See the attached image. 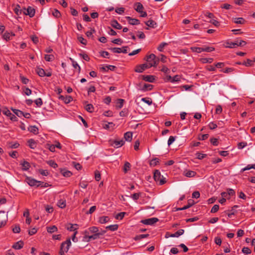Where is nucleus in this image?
Here are the masks:
<instances>
[{"label":"nucleus","instance_id":"nucleus-1","mask_svg":"<svg viewBox=\"0 0 255 255\" xmlns=\"http://www.w3.org/2000/svg\"><path fill=\"white\" fill-rule=\"evenodd\" d=\"M144 59L147 61L146 64L149 67H156L158 63L159 59L156 58L154 54L146 56Z\"/></svg>","mask_w":255,"mask_h":255},{"label":"nucleus","instance_id":"nucleus-2","mask_svg":"<svg viewBox=\"0 0 255 255\" xmlns=\"http://www.w3.org/2000/svg\"><path fill=\"white\" fill-rule=\"evenodd\" d=\"M71 245V242L70 238L67 239L66 241L62 243L59 253V255H65V253L68 252Z\"/></svg>","mask_w":255,"mask_h":255},{"label":"nucleus","instance_id":"nucleus-3","mask_svg":"<svg viewBox=\"0 0 255 255\" xmlns=\"http://www.w3.org/2000/svg\"><path fill=\"white\" fill-rule=\"evenodd\" d=\"M154 179L156 182H159V184L161 185L166 182V179L163 175H161L160 172L158 170H156L154 172Z\"/></svg>","mask_w":255,"mask_h":255},{"label":"nucleus","instance_id":"nucleus-4","mask_svg":"<svg viewBox=\"0 0 255 255\" xmlns=\"http://www.w3.org/2000/svg\"><path fill=\"white\" fill-rule=\"evenodd\" d=\"M247 44L245 41L242 40L237 39L234 42H230L227 43V47L233 48L237 46H244Z\"/></svg>","mask_w":255,"mask_h":255},{"label":"nucleus","instance_id":"nucleus-5","mask_svg":"<svg viewBox=\"0 0 255 255\" xmlns=\"http://www.w3.org/2000/svg\"><path fill=\"white\" fill-rule=\"evenodd\" d=\"M26 181L27 184L30 186H36L37 187H39L41 185V181H37L31 177H27L26 178Z\"/></svg>","mask_w":255,"mask_h":255},{"label":"nucleus","instance_id":"nucleus-6","mask_svg":"<svg viewBox=\"0 0 255 255\" xmlns=\"http://www.w3.org/2000/svg\"><path fill=\"white\" fill-rule=\"evenodd\" d=\"M158 219L155 217L142 220L140 222L144 225H152L158 221Z\"/></svg>","mask_w":255,"mask_h":255},{"label":"nucleus","instance_id":"nucleus-7","mask_svg":"<svg viewBox=\"0 0 255 255\" xmlns=\"http://www.w3.org/2000/svg\"><path fill=\"white\" fill-rule=\"evenodd\" d=\"M23 13L29 15L30 17H32L35 13V9L31 6H28L27 8H24Z\"/></svg>","mask_w":255,"mask_h":255},{"label":"nucleus","instance_id":"nucleus-8","mask_svg":"<svg viewBox=\"0 0 255 255\" xmlns=\"http://www.w3.org/2000/svg\"><path fill=\"white\" fill-rule=\"evenodd\" d=\"M146 63H144L143 64L138 65L136 66L134 71L137 73H142L145 69L149 68Z\"/></svg>","mask_w":255,"mask_h":255},{"label":"nucleus","instance_id":"nucleus-9","mask_svg":"<svg viewBox=\"0 0 255 255\" xmlns=\"http://www.w3.org/2000/svg\"><path fill=\"white\" fill-rule=\"evenodd\" d=\"M126 18L128 20V23L131 25H138L140 23L139 20L137 19L133 18L130 16H127Z\"/></svg>","mask_w":255,"mask_h":255},{"label":"nucleus","instance_id":"nucleus-10","mask_svg":"<svg viewBox=\"0 0 255 255\" xmlns=\"http://www.w3.org/2000/svg\"><path fill=\"white\" fill-rule=\"evenodd\" d=\"M142 80L146 82L153 83L155 80V76L153 75H142Z\"/></svg>","mask_w":255,"mask_h":255},{"label":"nucleus","instance_id":"nucleus-11","mask_svg":"<svg viewBox=\"0 0 255 255\" xmlns=\"http://www.w3.org/2000/svg\"><path fill=\"white\" fill-rule=\"evenodd\" d=\"M125 143V141L124 140L121 139L120 140H114L113 143H112V145L115 147V148H119L122 145H123Z\"/></svg>","mask_w":255,"mask_h":255},{"label":"nucleus","instance_id":"nucleus-12","mask_svg":"<svg viewBox=\"0 0 255 255\" xmlns=\"http://www.w3.org/2000/svg\"><path fill=\"white\" fill-rule=\"evenodd\" d=\"M195 204V202L192 199H189L188 200V204H187L186 206H184L182 208H180L177 209V210H184L185 209H187L190 207H191L192 205H193Z\"/></svg>","mask_w":255,"mask_h":255},{"label":"nucleus","instance_id":"nucleus-13","mask_svg":"<svg viewBox=\"0 0 255 255\" xmlns=\"http://www.w3.org/2000/svg\"><path fill=\"white\" fill-rule=\"evenodd\" d=\"M134 9L137 12H141L142 10H143L144 7L142 4L140 2H135L134 4Z\"/></svg>","mask_w":255,"mask_h":255},{"label":"nucleus","instance_id":"nucleus-14","mask_svg":"<svg viewBox=\"0 0 255 255\" xmlns=\"http://www.w3.org/2000/svg\"><path fill=\"white\" fill-rule=\"evenodd\" d=\"M111 26L117 29H121L122 26L116 20H113L111 21Z\"/></svg>","mask_w":255,"mask_h":255},{"label":"nucleus","instance_id":"nucleus-15","mask_svg":"<svg viewBox=\"0 0 255 255\" xmlns=\"http://www.w3.org/2000/svg\"><path fill=\"white\" fill-rule=\"evenodd\" d=\"M106 233V231L104 230H101V233L99 234H94L92 235L89 236V239L90 240H96L99 238L100 236L103 235Z\"/></svg>","mask_w":255,"mask_h":255},{"label":"nucleus","instance_id":"nucleus-16","mask_svg":"<svg viewBox=\"0 0 255 255\" xmlns=\"http://www.w3.org/2000/svg\"><path fill=\"white\" fill-rule=\"evenodd\" d=\"M23 245V242L22 241H20L14 243L12 246V248L15 250H19L22 248Z\"/></svg>","mask_w":255,"mask_h":255},{"label":"nucleus","instance_id":"nucleus-17","mask_svg":"<svg viewBox=\"0 0 255 255\" xmlns=\"http://www.w3.org/2000/svg\"><path fill=\"white\" fill-rule=\"evenodd\" d=\"M232 21L236 24H244L246 20L243 17H235L232 18Z\"/></svg>","mask_w":255,"mask_h":255},{"label":"nucleus","instance_id":"nucleus-18","mask_svg":"<svg viewBox=\"0 0 255 255\" xmlns=\"http://www.w3.org/2000/svg\"><path fill=\"white\" fill-rule=\"evenodd\" d=\"M145 23L147 26L151 28H155L157 26L156 22L152 19H149Z\"/></svg>","mask_w":255,"mask_h":255},{"label":"nucleus","instance_id":"nucleus-19","mask_svg":"<svg viewBox=\"0 0 255 255\" xmlns=\"http://www.w3.org/2000/svg\"><path fill=\"white\" fill-rule=\"evenodd\" d=\"M78 226L77 224H69L66 226V229L70 231H77Z\"/></svg>","mask_w":255,"mask_h":255},{"label":"nucleus","instance_id":"nucleus-20","mask_svg":"<svg viewBox=\"0 0 255 255\" xmlns=\"http://www.w3.org/2000/svg\"><path fill=\"white\" fill-rule=\"evenodd\" d=\"M184 233V230L183 229H180L174 234H171L169 236L170 237H178L182 235Z\"/></svg>","mask_w":255,"mask_h":255},{"label":"nucleus","instance_id":"nucleus-21","mask_svg":"<svg viewBox=\"0 0 255 255\" xmlns=\"http://www.w3.org/2000/svg\"><path fill=\"white\" fill-rule=\"evenodd\" d=\"M20 165H21L22 170L23 171H27L30 167L29 163L26 161L21 163Z\"/></svg>","mask_w":255,"mask_h":255},{"label":"nucleus","instance_id":"nucleus-22","mask_svg":"<svg viewBox=\"0 0 255 255\" xmlns=\"http://www.w3.org/2000/svg\"><path fill=\"white\" fill-rule=\"evenodd\" d=\"M110 221V218L108 216H102L99 218V222L100 224H105Z\"/></svg>","mask_w":255,"mask_h":255},{"label":"nucleus","instance_id":"nucleus-23","mask_svg":"<svg viewBox=\"0 0 255 255\" xmlns=\"http://www.w3.org/2000/svg\"><path fill=\"white\" fill-rule=\"evenodd\" d=\"M89 231L91 234H99L101 233V231H100L99 228L96 226H92L89 228Z\"/></svg>","mask_w":255,"mask_h":255},{"label":"nucleus","instance_id":"nucleus-24","mask_svg":"<svg viewBox=\"0 0 255 255\" xmlns=\"http://www.w3.org/2000/svg\"><path fill=\"white\" fill-rule=\"evenodd\" d=\"M60 172L64 177H69L72 175L71 172L69 170H66L64 169H61Z\"/></svg>","mask_w":255,"mask_h":255},{"label":"nucleus","instance_id":"nucleus-25","mask_svg":"<svg viewBox=\"0 0 255 255\" xmlns=\"http://www.w3.org/2000/svg\"><path fill=\"white\" fill-rule=\"evenodd\" d=\"M132 133L131 132H127L124 134V138L126 140L130 141L132 140Z\"/></svg>","mask_w":255,"mask_h":255},{"label":"nucleus","instance_id":"nucleus-26","mask_svg":"<svg viewBox=\"0 0 255 255\" xmlns=\"http://www.w3.org/2000/svg\"><path fill=\"white\" fill-rule=\"evenodd\" d=\"M28 130L34 134H37L38 133V128L35 126H30L28 128Z\"/></svg>","mask_w":255,"mask_h":255},{"label":"nucleus","instance_id":"nucleus-27","mask_svg":"<svg viewBox=\"0 0 255 255\" xmlns=\"http://www.w3.org/2000/svg\"><path fill=\"white\" fill-rule=\"evenodd\" d=\"M57 230H58V229H57V227L55 225L47 227V231L49 233H53L56 232L57 231Z\"/></svg>","mask_w":255,"mask_h":255},{"label":"nucleus","instance_id":"nucleus-28","mask_svg":"<svg viewBox=\"0 0 255 255\" xmlns=\"http://www.w3.org/2000/svg\"><path fill=\"white\" fill-rule=\"evenodd\" d=\"M28 143L29 146L32 149H34L36 146V142L33 139H29Z\"/></svg>","mask_w":255,"mask_h":255},{"label":"nucleus","instance_id":"nucleus-29","mask_svg":"<svg viewBox=\"0 0 255 255\" xmlns=\"http://www.w3.org/2000/svg\"><path fill=\"white\" fill-rule=\"evenodd\" d=\"M36 73L40 77H44L45 75V71L42 68H37Z\"/></svg>","mask_w":255,"mask_h":255},{"label":"nucleus","instance_id":"nucleus-30","mask_svg":"<svg viewBox=\"0 0 255 255\" xmlns=\"http://www.w3.org/2000/svg\"><path fill=\"white\" fill-rule=\"evenodd\" d=\"M124 100L119 99L117 100V104L116 107L117 109H121L123 107Z\"/></svg>","mask_w":255,"mask_h":255},{"label":"nucleus","instance_id":"nucleus-31","mask_svg":"<svg viewBox=\"0 0 255 255\" xmlns=\"http://www.w3.org/2000/svg\"><path fill=\"white\" fill-rule=\"evenodd\" d=\"M11 110L13 111V112L18 117H22V115H23V112L19 110L12 108L11 109Z\"/></svg>","mask_w":255,"mask_h":255},{"label":"nucleus","instance_id":"nucleus-32","mask_svg":"<svg viewBox=\"0 0 255 255\" xmlns=\"http://www.w3.org/2000/svg\"><path fill=\"white\" fill-rule=\"evenodd\" d=\"M159 162V159L158 158H154L152 159L150 162V165L155 166L157 165Z\"/></svg>","mask_w":255,"mask_h":255},{"label":"nucleus","instance_id":"nucleus-33","mask_svg":"<svg viewBox=\"0 0 255 255\" xmlns=\"http://www.w3.org/2000/svg\"><path fill=\"white\" fill-rule=\"evenodd\" d=\"M44 59L46 61H48V62L52 61L54 59V56L52 54H50V55L46 54L44 56Z\"/></svg>","mask_w":255,"mask_h":255},{"label":"nucleus","instance_id":"nucleus-34","mask_svg":"<svg viewBox=\"0 0 255 255\" xmlns=\"http://www.w3.org/2000/svg\"><path fill=\"white\" fill-rule=\"evenodd\" d=\"M85 108V110L89 113H92L94 112V107L92 104H87Z\"/></svg>","mask_w":255,"mask_h":255},{"label":"nucleus","instance_id":"nucleus-35","mask_svg":"<svg viewBox=\"0 0 255 255\" xmlns=\"http://www.w3.org/2000/svg\"><path fill=\"white\" fill-rule=\"evenodd\" d=\"M149 236L148 234H141L137 235L134 237V240L135 241H138L142 239L147 238Z\"/></svg>","mask_w":255,"mask_h":255},{"label":"nucleus","instance_id":"nucleus-36","mask_svg":"<svg viewBox=\"0 0 255 255\" xmlns=\"http://www.w3.org/2000/svg\"><path fill=\"white\" fill-rule=\"evenodd\" d=\"M70 60H71V61L72 63V65H73V67L75 69L78 68L79 72H80V70H81V67H80L79 64L76 61H75L73 59L70 58Z\"/></svg>","mask_w":255,"mask_h":255},{"label":"nucleus","instance_id":"nucleus-37","mask_svg":"<svg viewBox=\"0 0 255 255\" xmlns=\"http://www.w3.org/2000/svg\"><path fill=\"white\" fill-rule=\"evenodd\" d=\"M20 8V5L19 4H17L16 7L13 9L14 13L17 15H20L22 12V10Z\"/></svg>","mask_w":255,"mask_h":255},{"label":"nucleus","instance_id":"nucleus-38","mask_svg":"<svg viewBox=\"0 0 255 255\" xmlns=\"http://www.w3.org/2000/svg\"><path fill=\"white\" fill-rule=\"evenodd\" d=\"M57 206L60 208H64L66 206V201L63 200H60L57 202Z\"/></svg>","mask_w":255,"mask_h":255},{"label":"nucleus","instance_id":"nucleus-39","mask_svg":"<svg viewBox=\"0 0 255 255\" xmlns=\"http://www.w3.org/2000/svg\"><path fill=\"white\" fill-rule=\"evenodd\" d=\"M106 229H108L110 231H116L118 230V225L117 224L110 225V226L106 227Z\"/></svg>","mask_w":255,"mask_h":255},{"label":"nucleus","instance_id":"nucleus-40","mask_svg":"<svg viewBox=\"0 0 255 255\" xmlns=\"http://www.w3.org/2000/svg\"><path fill=\"white\" fill-rule=\"evenodd\" d=\"M130 168V164L128 162H126L124 166L123 170L125 173H127Z\"/></svg>","mask_w":255,"mask_h":255},{"label":"nucleus","instance_id":"nucleus-41","mask_svg":"<svg viewBox=\"0 0 255 255\" xmlns=\"http://www.w3.org/2000/svg\"><path fill=\"white\" fill-rule=\"evenodd\" d=\"M239 206L238 205H235L232 208V209L230 210V212L231 213H229L228 214V216L229 217V218H231L232 217V215H234L235 214V213H236V211H235V209L238 208Z\"/></svg>","mask_w":255,"mask_h":255},{"label":"nucleus","instance_id":"nucleus-42","mask_svg":"<svg viewBox=\"0 0 255 255\" xmlns=\"http://www.w3.org/2000/svg\"><path fill=\"white\" fill-rule=\"evenodd\" d=\"M153 88V85L148 84H144L142 89L143 91L151 90Z\"/></svg>","mask_w":255,"mask_h":255},{"label":"nucleus","instance_id":"nucleus-43","mask_svg":"<svg viewBox=\"0 0 255 255\" xmlns=\"http://www.w3.org/2000/svg\"><path fill=\"white\" fill-rule=\"evenodd\" d=\"M190 49L192 52H196L198 53H200L202 52L203 49L202 47H192L190 48Z\"/></svg>","mask_w":255,"mask_h":255},{"label":"nucleus","instance_id":"nucleus-44","mask_svg":"<svg viewBox=\"0 0 255 255\" xmlns=\"http://www.w3.org/2000/svg\"><path fill=\"white\" fill-rule=\"evenodd\" d=\"M203 49L202 51H205L207 52H210L215 50V48L213 47H209V46H204L202 47Z\"/></svg>","mask_w":255,"mask_h":255},{"label":"nucleus","instance_id":"nucleus-45","mask_svg":"<svg viewBox=\"0 0 255 255\" xmlns=\"http://www.w3.org/2000/svg\"><path fill=\"white\" fill-rule=\"evenodd\" d=\"M196 174V173L195 171L189 170L185 173V175L186 177H192L195 176Z\"/></svg>","mask_w":255,"mask_h":255},{"label":"nucleus","instance_id":"nucleus-46","mask_svg":"<svg viewBox=\"0 0 255 255\" xmlns=\"http://www.w3.org/2000/svg\"><path fill=\"white\" fill-rule=\"evenodd\" d=\"M200 61L203 63H211L213 61V58H201L200 59Z\"/></svg>","mask_w":255,"mask_h":255},{"label":"nucleus","instance_id":"nucleus-47","mask_svg":"<svg viewBox=\"0 0 255 255\" xmlns=\"http://www.w3.org/2000/svg\"><path fill=\"white\" fill-rule=\"evenodd\" d=\"M252 168L255 169V164H254V165L249 164V165H248L246 167H245V168L242 169L241 170V172H244L245 171H246V170H250V169H252Z\"/></svg>","mask_w":255,"mask_h":255},{"label":"nucleus","instance_id":"nucleus-48","mask_svg":"<svg viewBox=\"0 0 255 255\" xmlns=\"http://www.w3.org/2000/svg\"><path fill=\"white\" fill-rule=\"evenodd\" d=\"M125 214H126V212H120L116 215L115 218L117 220H122Z\"/></svg>","mask_w":255,"mask_h":255},{"label":"nucleus","instance_id":"nucleus-49","mask_svg":"<svg viewBox=\"0 0 255 255\" xmlns=\"http://www.w3.org/2000/svg\"><path fill=\"white\" fill-rule=\"evenodd\" d=\"M168 43L166 42L161 43L157 47V50L159 51L162 52L165 46H167Z\"/></svg>","mask_w":255,"mask_h":255},{"label":"nucleus","instance_id":"nucleus-50","mask_svg":"<svg viewBox=\"0 0 255 255\" xmlns=\"http://www.w3.org/2000/svg\"><path fill=\"white\" fill-rule=\"evenodd\" d=\"M47 163L51 167L56 168L58 167V164L53 160H50L47 162Z\"/></svg>","mask_w":255,"mask_h":255},{"label":"nucleus","instance_id":"nucleus-51","mask_svg":"<svg viewBox=\"0 0 255 255\" xmlns=\"http://www.w3.org/2000/svg\"><path fill=\"white\" fill-rule=\"evenodd\" d=\"M34 103L38 107H40L43 104L42 100L40 98L36 99Z\"/></svg>","mask_w":255,"mask_h":255},{"label":"nucleus","instance_id":"nucleus-52","mask_svg":"<svg viewBox=\"0 0 255 255\" xmlns=\"http://www.w3.org/2000/svg\"><path fill=\"white\" fill-rule=\"evenodd\" d=\"M235 70V69L233 68H226L225 69L221 70V72L225 73H229L232 72Z\"/></svg>","mask_w":255,"mask_h":255},{"label":"nucleus","instance_id":"nucleus-53","mask_svg":"<svg viewBox=\"0 0 255 255\" xmlns=\"http://www.w3.org/2000/svg\"><path fill=\"white\" fill-rule=\"evenodd\" d=\"M2 37L4 40L8 41L10 39V33L6 32L3 34Z\"/></svg>","mask_w":255,"mask_h":255},{"label":"nucleus","instance_id":"nucleus-54","mask_svg":"<svg viewBox=\"0 0 255 255\" xmlns=\"http://www.w3.org/2000/svg\"><path fill=\"white\" fill-rule=\"evenodd\" d=\"M247 145L246 142H241L238 144V148L240 149H242Z\"/></svg>","mask_w":255,"mask_h":255},{"label":"nucleus","instance_id":"nucleus-55","mask_svg":"<svg viewBox=\"0 0 255 255\" xmlns=\"http://www.w3.org/2000/svg\"><path fill=\"white\" fill-rule=\"evenodd\" d=\"M52 14L55 17H59L61 16V13L57 9H54L52 12Z\"/></svg>","mask_w":255,"mask_h":255},{"label":"nucleus","instance_id":"nucleus-56","mask_svg":"<svg viewBox=\"0 0 255 255\" xmlns=\"http://www.w3.org/2000/svg\"><path fill=\"white\" fill-rule=\"evenodd\" d=\"M219 209V206L218 205H215L212 208L211 212L212 213H216Z\"/></svg>","mask_w":255,"mask_h":255},{"label":"nucleus","instance_id":"nucleus-57","mask_svg":"<svg viewBox=\"0 0 255 255\" xmlns=\"http://www.w3.org/2000/svg\"><path fill=\"white\" fill-rule=\"evenodd\" d=\"M110 49L114 53H122V48H121L114 47V48H112Z\"/></svg>","mask_w":255,"mask_h":255},{"label":"nucleus","instance_id":"nucleus-58","mask_svg":"<svg viewBox=\"0 0 255 255\" xmlns=\"http://www.w3.org/2000/svg\"><path fill=\"white\" fill-rule=\"evenodd\" d=\"M128 115V111L127 109H124L120 113V116L121 117H126Z\"/></svg>","mask_w":255,"mask_h":255},{"label":"nucleus","instance_id":"nucleus-59","mask_svg":"<svg viewBox=\"0 0 255 255\" xmlns=\"http://www.w3.org/2000/svg\"><path fill=\"white\" fill-rule=\"evenodd\" d=\"M20 79L21 82L24 84H27L29 82V79L23 76H20Z\"/></svg>","mask_w":255,"mask_h":255},{"label":"nucleus","instance_id":"nucleus-60","mask_svg":"<svg viewBox=\"0 0 255 255\" xmlns=\"http://www.w3.org/2000/svg\"><path fill=\"white\" fill-rule=\"evenodd\" d=\"M95 178L98 181L101 179V174L99 171L96 170L95 172Z\"/></svg>","mask_w":255,"mask_h":255},{"label":"nucleus","instance_id":"nucleus-61","mask_svg":"<svg viewBox=\"0 0 255 255\" xmlns=\"http://www.w3.org/2000/svg\"><path fill=\"white\" fill-rule=\"evenodd\" d=\"M79 56L82 57L85 61H89L90 60V58L89 56L85 53H80Z\"/></svg>","mask_w":255,"mask_h":255},{"label":"nucleus","instance_id":"nucleus-62","mask_svg":"<svg viewBox=\"0 0 255 255\" xmlns=\"http://www.w3.org/2000/svg\"><path fill=\"white\" fill-rule=\"evenodd\" d=\"M180 81V76L179 75H175L172 77L171 83H174L176 82H179Z\"/></svg>","mask_w":255,"mask_h":255},{"label":"nucleus","instance_id":"nucleus-63","mask_svg":"<svg viewBox=\"0 0 255 255\" xmlns=\"http://www.w3.org/2000/svg\"><path fill=\"white\" fill-rule=\"evenodd\" d=\"M242 252L246 254H250L251 253V250L248 247H244L242 249Z\"/></svg>","mask_w":255,"mask_h":255},{"label":"nucleus","instance_id":"nucleus-64","mask_svg":"<svg viewBox=\"0 0 255 255\" xmlns=\"http://www.w3.org/2000/svg\"><path fill=\"white\" fill-rule=\"evenodd\" d=\"M78 39L81 43H82L84 45L87 44V40L85 38H84L82 36L78 37Z\"/></svg>","mask_w":255,"mask_h":255}]
</instances>
